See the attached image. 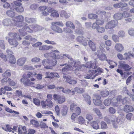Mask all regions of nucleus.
<instances>
[{
	"label": "nucleus",
	"instance_id": "obj_58",
	"mask_svg": "<svg viewBox=\"0 0 134 134\" xmlns=\"http://www.w3.org/2000/svg\"><path fill=\"white\" fill-rule=\"evenodd\" d=\"M77 117L78 116L76 113H73L71 116V119L72 121L75 122V121L76 120Z\"/></svg>",
	"mask_w": 134,
	"mask_h": 134
},
{
	"label": "nucleus",
	"instance_id": "obj_13",
	"mask_svg": "<svg viewBox=\"0 0 134 134\" xmlns=\"http://www.w3.org/2000/svg\"><path fill=\"white\" fill-rule=\"evenodd\" d=\"M14 4L15 5L18 7H15V10L18 12H23L24 9L23 7L21 6V3L17 1L14 2Z\"/></svg>",
	"mask_w": 134,
	"mask_h": 134
},
{
	"label": "nucleus",
	"instance_id": "obj_4",
	"mask_svg": "<svg viewBox=\"0 0 134 134\" xmlns=\"http://www.w3.org/2000/svg\"><path fill=\"white\" fill-rule=\"evenodd\" d=\"M27 24H24V25L23 26V27L22 29L19 30V32L21 35L25 36L26 34L25 31L29 33L32 32V28H31V27L32 26V25H30L29 26H27Z\"/></svg>",
	"mask_w": 134,
	"mask_h": 134
},
{
	"label": "nucleus",
	"instance_id": "obj_53",
	"mask_svg": "<svg viewBox=\"0 0 134 134\" xmlns=\"http://www.w3.org/2000/svg\"><path fill=\"white\" fill-rule=\"evenodd\" d=\"M125 33L122 30L120 31H119L118 33V36L122 38L125 37Z\"/></svg>",
	"mask_w": 134,
	"mask_h": 134
},
{
	"label": "nucleus",
	"instance_id": "obj_42",
	"mask_svg": "<svg viewBox=\"0 0 134 134\" xmlns=\"http://www.w3.org/2000/svg\"><path fill=\"white\" fill-rule=\"evenodd\" d=\"M51 24V26H56V25L61 27H63L64 26L63 23L62 22L59 21L52 22V23Z\"/></svg>",
	"mask_w": 134,
	"mask_h": 134
},
{
	"label": "nucleus",
	"instance_id": "obj_41",
	"mask_svg": "<svg viewBox=\"0 0 134 134\" xmlns=\"http://www.w3.org/2000/svg\"><path fill=\"white\" fill-rule=\"evenodd\" d=\"M2 129L6 131L10 132L12 131V127L9 125H6L5 126L2 127Z\"/></svg>",
	"mask_w": 134,
	"mask_h": 134
},
{
	"label": "nucleus",
	"instance_id": "obj_25",
	"mask_svg": "<svg viewBox=\"0 0 134 134\" xmlns=\"http://www.w3.org/2000/svg\"><path fill=\"white\" fill-rule=\"evenodd\" d=\"M9 38H13V39H15L17 38V39L19 40H21V39L20 37H19V38H17L18 35L16 33L10 32L9 33Z\"/></svg>",
	"mask_w": 134,
	"mask_h": 134
},
{
	"label": "nucleus",
	"instance_id": "obj_7",
	"mask_svg": "<svg viewBox=\"0 0 134 134\" xmlns=\"http://www.w3.org/2000/svg\"><path fill=\"white\" fill-rule=\"evenodd\" d=\"M41 104L43 108H52L54 105L53 103L51 100L48 99H46L45 101H41Z\"/></svg>",
	"mask_w": 134,
	"mask_h": 134
},
{
	"label": "nucleus",
	"instance_id": "obj_24",
	"mask_svg": "<svg viewBox=\"0 0 134 134\" xmlns=\"http://www.w3.org/2000/svg\"><path fill=\"white\" fill-rule=\"evenodd\" d=\"M83 97L84 98L85 100L87 102V103L89 105H90L91 104V97L87 94H84L82 95Z\"/></svg>",
	"mask_w": 134,
	"mask_h": 134
},
{
	"label": "nucleus",
	"instance_id": "obj_6",
	"mask_svg": "<svg viewBox=\"0 0 134 134\" xmlns=\"http://www.w3.org/2000/svg\"><path fill=\"white\" fill-rule=\"evenodd\" d=\"M111 122L113 127L116 129L118 128V125H121L124 123V120L122 118L118 117L116 121L115 120L111 119Z\"/></svg>",
	"mask_w": 134,
	"mask_h": 134
},
{
	"label": "nucleus",
	"instance_id": "obj_34",
	"mask_svg": "<svg viewBox=\"0 0 134 134\" xmlns=\"http://www.w3.org/2000/svg\"><path fill=\"white\" fill-rule=\"evenodd\" d=\"M93 110L96 114L100 119H102L103 116L102 115L99 110L97 108H94Z\"/></svg>",
	"mask_w": 134,
	"mask_h": 134
},
{
	"label": "nucleus",
	"instance_id": "obj_23",
	"mask_svg": "<svg viewBox=\"0 0 134 134\" xmlns=\"http://www.w3.org/2000/svg\"><path fill=\"white\" fill-rule=\"evenodd\" d=\"M53 47L52 46L43 45L39 47V49L40 50H47L53 48Z\"/></svg>",
	"mask_w": 134,
	"mask_h": 134
},
{
	"label": "nucleus",
	"instance_id": "obj_20",
	"mask_svg": "<svg viewBox=\"0 0 134 134\" xmlns=\"http://www.w3.org/2000/svg\"><path fill=\"white\" fill-rule=\"evenodd\" d=\"M8 41L13 47H16L18 44V43L16 40V39L9 38Z\"/></svg>",
	"mask_w": 134,
	"mask_h": 134
},
{
	"label": "nucleus",
	"instance_id": "obj_30",
	"mask_svg": "<svg viewBox=\"0 0 134 134\" xmlns=\"http://www.w3.org/2000/svg\"><path fill=\"white\" fill-rule=\"evenodd\" d=\"M36 73L35 72H28L27 75H23V77L27 79L30 77H33L36 75Z\"/></svg>",
	"mask_w": 134,
	"mask_h": 134
},
{
	"label": "nucleus",
	"instance_id": "obj_27",
	"mask_svg": "<svg viewBox=\"0 0 134 134\" xmlns=\"http://www.w3.org/2000/svg\"><path fill=\"white\" fill-rule=\"evenodd\" d=\"M26 60V58H21L19 59L17 62V64L20 66H22L25 63Z\"/></svg>",
	"mask_w": 134,
	"mask_h": 134
},
{
	"label": "nucleus",
	"instance_id": "obj_12",
	"mask_svg": "<svg viewBox=\"0 0 134 134\" xmlns=\"http://www.w3.org/2000/svg\"><path fill=\"white\" fill-rule=\"evenodd\" d=\"M95 71L93 70H91L89 71L88 74L84 76V78L88 79H93L97 76L96 74Z\"/></svg>",
	"mask_w": 134,
	"mask_h": 134
},
{
	"label": "nucleus",
	"instance_id": "obj_9",
	"mask_svg": "<svg viewBox=\"0 0 134 134\" xmlns=\"http://www.w3.org/2000/svg\"><path fill=\"white\" fill-rule=\"evenodd\" d=\"M118 24L117 20H112L109 21L106 25L105 27L106 29H111L115 27Z\"/></svg>",
	"mask_w": 134,
	"mask_h": 134
},
{
	"label": "nucleus",
	"instance_id": "obj_48",
	"mask_svg": "<svg viewBox=\"0 0 134 134\" xmlns=\"http://www.w3.org/2000/svg\"><path fill=\"white\" fill-rule=\"evenodd\" d=\"M101 127L102 129H106L108 128L107 124L105 122L102 121L101 122Z\"/></svg>",
	"mask_w": 134,
	"mask_h": 134
},
{
	"label": "nucleus",
	"instance_id": "obj_15",
	"mask_svg": "<svg viewBox=\"0 0 134 134\" xmlns=\"http://www.w3.org/2000/svg\"><path fill=\"white\" fill-rule=\"evenodd\" d=\"M102 51H97V55L99 59L101 61H104L106 60L107 57L104 54L102 53Z\"/></svg>",
	"mask_w": 134,
	"mask_h": 134
},
{
	"label": "nucleus",
	"instance_id": "obj_57",
	"mask_svg": "<svg viewBox=\"0 0 134 134\" xmlns=\"http://www.w3.org/2000/svg\"><path fill=\"white\" fill-rule=\"evenodd\" d=\"M85 118L88 121H91L93 119L92 115L89 113H87L86 115Z\"/></svg>",
	"mask_w": 134,
	"mask_h": 134
},
{
	"label": "nucleus",
	"instance_id": "obj_31",
	"mask_svg": "<svg viewBox=\"0 0 134 134\" xmlns=\"http://www.w3.org/2000/svg\"><path fill=\"white\" fill-rule=\"evenodd\" d=\"M72 68L70 67L69 66L67 65L63 68L62 69V72L64 74H65L68 72L69 70H72Z\"/></svg>",
	"mask_w": 134,
	"mask_h": 134
},
{
	"label": "nucleus",
	"instance_id": "obj_50",
	"mask_svg": "<svg viewBox=\"0 0 134 134\" xmlns=\"http://www.w3.org/2000/svg\"><path fill=\"white\" fill-rule=\"evenodd\" d=\"M78 121V122L80 124H83L85 121L84 118L82 116H80L79 117Z\"/></svg>",
	"mask_w": 134,
	"mask_h": 134
},
{
	"label": "nucleus",
	"instance_id": "obj_32",
	"mask_svg": "<svg viewBox=\"0 0 134 134\" xmlns=\"http://www.w3.org/2000/svg\"><path fill=\"white\" fill-rule=\"evenodd\" d=\"M90 124L93 129L96 130L99 129V126L97 122L92 121L90 122Z\"/></svg>",
	"mask_w": 134,
	"mask_h": 134
},
{
	"label": "nucleus",
	"instance_id": "obj_47",
	"mask_svg": "<svg viewBox=\"0 0 134 134\" xmlns=\"http://www.w3.org/2000/svg\"><path fill=\"white\" fill-rule=\"evenodd\" d=\"M11 74L9 70H7L2 75L3 77H8L10 76Z\"/></svg>",
	"mask_w": 134,
	"mask_h": 134
},
{
	"label": "nucleus",
	"instance_id": "obj_64",
	"mask_svg": "<svg viewBox=\"0 0 134 134\" xmlns=\"http://www.w3.org/2000/svg\"><path fill=\"white\" fill-rule=\"evenodd\" d=\"M27 134H35L36 132L35 130L32 129H29L27 131Z\"/></svg>",
	"mask_w": 134,
	"mask_h": 134
},
{
	"label": "nucleus",
	"instance_id": "obj_2",
	"mask_svg": "<svg viewBox=\"0 0 134 134\" xmlns=\"http://www.w3.org/2000/svg\"><path fill=\"white\" fill-rule=\"evenodd\" d=\"M42 63L44 66V68L48 69H51L50 66L54 65L56 64L57 61L55 59L52 57L49 59H47L42 61Z\"/></svg>",
	"mask_w": 134,
	"mask_h": 134
},
{
	"label": "nucleus",
	"instance_id": "obj_49",
	"mask_svg": "<svg viewBox=\"0 0 134 134\" xmlns=\"http://www.w3.org/2000/svg\"><path fill=\"white\" fill-rule=\"evenodd\" d=\"M68 108L66 106L64 107L62 109L61 114L63 116H64L66 115L67 113Z\"/></svg>",
	"mask_w": 134,
	"mask_h": 134
},
{
	"label": "nucleus",
	"instance_id": "obj_28",
	"mask_svg": "<svg viewBox=\"0 0 134 134\" xmlns=\"http://www.w3.org/2000/svg\"><path fill=\"white\" fill-rule=\"evenodd\" d=\"M88 43L89 46L92 50L93 51H95L96 49L95 44L91 40H90Z\"/></svg>",
	"mask_w": 134,
	"mask_h": 134
},
{
	"label": "nucleus",
	"instance_id": "obj_54",
	"mask_svg": "<svg viewBox=\"0 0 134 134\" xmlns=\"http://www.w3.org/2000/svg\"><path fill=\"white\" fill-rule=\"evenodd\" d=\"M96 23H97L98 25H102L103 24L104 21L102 19H98L96 20Z\"/></svg>",
	"mask_w": 134,
	"mask_h": 134
},
{
	"label": "nucleus",
	"instance_id": "obj_5",
	"mask_svg": "<svg viewBox=\"0 0 134 134\" xmlns=\"http://www.w3.org/2000/svg\"><path fill=\"white\" fill-rule=\"evenodd\" d=\"M122 97L120 96H118L116 98L117 102H114L113 103V105L114 106H118V104L120 103V102H122L123 104L127 103H129L130 99L128 97H126L122 100Z\"/></svg>",
	"mask_w": 134,
	"mask_h": 134
},
{
	"label": "nucleus",
	"instance_id": "obj_11",
	"mask_svg": "<svg viewBox=\"0 0 134 134\" xmlns=\"http://www.w3.org/2000/svg\"><path fill=\"white\" fill-rule=\"evenodd\" d=\"M101 97L100 95H94L93 98V102L94 105L96 106L100 105L102 103L100 100Z\"/></svg>",
	"mask_w": 134,
	"mask_h": 134
},
{
	"label": "nucleus",
	"instance_id": "obj_38",
	"mask_svg": "<svg viewBox=\"0 0 134 134\" xmlns=\"http://www.w3.org/2000/svg\"><path fill=\"white\" fill-rule=\"evenodd\" d=\"M8 57L9 58V62L11 64H15L16 63V59L13 55H12L11 56Z\"/></svg>",
	"mask_w": 134,
	"mask_h": 134
},
{
	"label": "nucleus",
	"instance_id": "obj_1",
	"mask_svg": "<svg viewBox=\"0 0 134 134\" xmlns=\"http://www.w3.org/2000/svg\"><path fill=\"white\" fill-rule=\"evenodd\" d=\"M68 61L69 65L71 66V67L73 69V67L76 70H81L85 68L84 65L81 64L80 61L74 60L71 57Z\"/></svg>",
	"mask_w": 134,
	"mask_h": 134
},
{
	"label": "nucleus",
	"instance_id": "obj_26",
	"mask_svg": "<svg viewBox=\"0 0 134 134\" xmlns=\"http://www.w3.org/2000/svg\"><path fill=\"white\" fill-rule=\"evenodd\" d=\"M133 110V108L132 106L129 105H125L124 108V110L126 113L131 112Z\"/></svg>",
	"mask_w": 134,
	"mask_h": 134
},
{
	"label": "nucleus",
	"instance_id": "obj_8",
	"mask_svg": "<svg viewBox=\"0 0 134 134\" xmlns=\"http://www.w3.org/2000/svg\"><path fill=\"white\" fill-rule=\"evenodd\" d=\"M53 98L54 100L55 101H57L60 104H62L65 100V98L64 96H60L57 94H54Z\"/></svg>",
	"mask_w": 134,
	"mask_h": 134
},
{
	"label": "nucleus",
	"instance_id": "obj_44",
	"mask_svg": "<svg viewBox=\"0 0 134 134\" xmlns=\"http://www.w3.org/2000/svg\"><path fill=\"white\" fill-rule=\"evenodd\" d=\"M83 30V28H79V29H76L75 30V32L76 33L79 34L83 35L84 34Z\"/></svg>",
	"mask_w": 134,
	"mask_h": 134
},
{
	"label": "nucleus",
	"instance_id": "obj_52",
	"mask_svg": "<svg viewBox=\"0 0 134 134\" xmlns=\"http://www.w3.org/2000/svg\"><path fill=\"white\" fill-rule=\"evenodd\" d=\"M104 104L106 106L109 105L111 103V100L110 99H107L104 101Z\"/></svg>",
	"mask_w": 134,
	"mask_h": 134
},
{
	"label": "nucleus",
	"instance_id": "obj_43",
	"mask_svg": "<svg viewBox=\"0 0 134 134\" xmlns=\"http://www.w3.org/2000/svg\"><path fill=\"white\" fill-rule=\"evenodd\" d=\"M109 91L107 90H105L102 91L100 93L101 95L103 97L107 96L109 94Z\"/></svg>",
	"mask_w": 134,
	"mask_h": 134
},
{
	"label": "nucleus",
	"instance_id": "obj_59",
	"mask_svg": "<svg viewBox=\"0 0 134 134\" xmlns=\"http://www.w3.org/2000/svg\"><path fill=\"white\" fill-rule=\"evenodd\" d=\"M88 17L91 19H95L97 17V16L96 14H89Z\"/></svg>",
	"mask_w": 134,
	"mask_h": 134
},
{
	"label": "nucleus",
	"instance_id": "obj_17",
	"mask_svg": "<svg viewBox=\"0 0 134 134\" xmlns=\"http://www.w3.org/2000/svg\"><path fill=\"white\" fill-rule=\"evenodd\" d=\"M124 47L122 44L120 43H117L116 44L115 49L118 52H120L124 50Z\"/></svg>",
	"mask_w": 134,
	"mask_h": 134
},
{
	"label": "nucleus",
	"instance_id": "obj_51",
	"mask_svg": "<svg viewBox=\"0 0 134 134\" xmlns=\"http://www.w3.org/2000/svg\"><path fill=\"white\" fill-rule=\"evenodd\" d=\"M50 15L53 17H59V14L58 13L57 11L55 10H54L53 12L50 14Z\"/></svg>",
	"mask_w": 134,
	"mask_h": 134
},
{
	"label": "nucleus",
	"instance_id": "obj_19",
	"mask_svg": "<svg viewBox=\"0 0 134 134\" xmlns=\"http://www.w3.org/2000/svg\"><path fill=\"white\" fill-rule=\"evenodd\" d=\"M64 78L66 79V81L70 84H75L77 83V81L75 80H72L70 76L67 77L66 75L63 76Z\"/></svg>",
	"mask_w": 134,
	"mask_h": 134
},
{
	"label": "nucleus",
	"instance_id": "obj_63",
	"mask_svg": "<svg viewBox=\"0 0 134 134\" xmlns=\"http://www.w3.org/2000/svg\"><path fill=\"white\" fill-rule=\"evenodd\" d=\"M123 17L125 18H127L130 16V14L129 13L124 12L122 14Z\"/></svg>",
	"mask_w": 134,
	"mask_h": 134
},
{
	"label": "nucleus",
	"instance_id": "obj_55",
	"mask_svg": "<svg viewBox=\"0 0 134 134\" xmlns=\"http://www.w3.org/2000/svg\"><path fill=\"white\" fill-rule=\"evenodd\" d=\"M130 55L132 57H134V55L132 54H130L129 53V54L127 53H125L124 54V60H126L129 58V55Z\"/></svg>",
	"mask_w": 134,
	"mask_h": 134
},
{
	"label": "nucleus",
	"instance_id": "obj_60",
	"mask_svg": "<svg viewBox=\"0 0 134 134\" xmlns=\"http://www.w3.org/2000/svg\"><path fill=\"white\" fill-rule=\"evenodd\" d=\"M118 36L116 35H113L112 36V38L113 41L115 42H118L119 38Z\"/></svg>",
	"mask_w": 134,
	"mask_h": 134
},
{
	"label": "nucleus",
	"instance_id": "obj_61",
	"mask_svg": "<svg viewBox=\"0 0 134 134\" xmlns=\"http://www.w3.org/2000/svg\"><path fill=\"white\" fill-rule=\"evenodd\" d=\"M34 87H35V88L37 89H42L44 88V86L43 85L38 84L36 85L35 86H34Z\"/></svg>",
	"mask_w": 134,
	"mask_h": 134
},
{
	"label": "nucleus",
	"instance_id": "obj_3",
	"mask_svg": "<svg viewBox=\"0 0 134 134\" xmlns=\"http://www.w3.org/2000/svg\"><path fill=\"white\" fill-rule=\"evenodd\" d=\"M24 17L21 15H20L13 18V24L18 27H21L24 24L22 22L24 21Z\"/></svg>",
	"mask_w": 134,
	"mask_h": 134
},
{
	"label": "nucleus",
	"instance_id": "obj_36",
	"mask_svg": "<svg viewBox=\"0 0 134 134\" xmlns=\"http://www.w3.org/2000/svg\"><path fill=\"white\" fill-rule=\"evenodd\" d=\"M114 17L116 19L120 20L122 18L123 15L121 13H117L114 15Z\"/></svg>",
	"mask_w": 134,
	"mask_h": 134
},
{
	"label": "nucleus",
	"instance_id": "obj_40",
	"mask_svg": "<svg viewBox=\"0 0 134 134\" xmlns=\"http://www.w3.org/2000/svg\"><path fill=\"white\" fill-rule=\"evenodd\" d=\"M3 23L4 25H8L11 24H12L13 22L12 23L10 19H4L3 20Z\"/></svg>",
	"mask_w": 134,
	"mask_h": 134
},
{
	"label": "nucleus",
	"instance_id": "obj_35",
	"mask_svg": "<svg viewBox=\"0 0 134 134\" xmlns=\"http://www.w3.org/2000/svg\"><path fill=\"white\" fill-rule=\"evenodd\" d=\"M13 10H12L11 9L8 10L6 12L7 14L11 17H14L15 15V14Z\"/></svg>",
	"mask_w": 134,
	"mask_h": 134
},
{
	"label": "nucleus",
	"instance_id": "obj_14",
	"mask_svg": "<svg viewBox=\"0 0 134 134\" xmlns=\"http://www.w3.org/2000/svg\"><path fill=\"white\" fill-rule=\"evenodd\" d=\"M65 57H67L69 60L71 57L70 56L67 54H63V55H57L56 56L55 53L53 54V56L51 57H52L54 59H64L65 58Z\"/></svg>",
	"mask_w": 134,
	"mask_h": 134
},
{
	"label": "nucleus",
	"instance_id": "obj_21",
	"mask_svg": "<svg viewBox=\"0 0 134 134\" xmlns=\"http://www.w3.org/2000/svg\"><path fill=\"white\" fill-rule=\"evenodd\" d=\"M85 68L86 67L87 68H90L93 69H95L96 68V63L95 62H93L92 63V62H87L84 66Z\"/></svg>",
	"mask_w": 134,
	"mask_h": 134
},
{
	"label": "nucleus",
	"instance_id": "obj_33",
	"mask_svg": "<svg viewBox=\"0 0 134 134\" xmlns=\"http://www.w3.org/2000/svg\"><path fill=\"white\" fill-rule=\"evenodd\" d=\"M31 28H32V32L34 31L36 32V31L39 30L41 29V27L38 25H32Z\"/></svg>",
	"mask_w": 134,
	"mask_h": 134
},
{
	"label": "nucleus",
	"instance_id": "obj_29",
	"mask_svg": "<svg viewBox=\"0 0 134 134\" xmlns=\"http://www.w3.org/2000/svg\"><path fill=\"white\" fill-rule=\"evenodd\" d=\"M84 37L83 36H79L77 38V41L81 43L84 46L87 45L86 41L85 42H82V41L84 39Z\"/></svg>",
	"mask_w": 134,
	"mask_h": 134
},
{
	"label": "nucleus",
	"instance_id": "obj_16",
	"mask_svg": "<svg viewBox=\"0 0 134 134\" xmlns=\"http://www.w3.org/2000/svg\"><path fill=\"white\" fill-rule=\"evenodd\" d=\"M25 78L23 77L21 79L20 81L25 86H30L34 83L33 82L31 81L29 79H27L25 81Z\"/></svg>",
	"mask_w": 134,
	"mask_h": 134
},
{
	"label": "nucleus",
	"instance_id": "obj_37",
	"mask_svg": "<svg viewBox=\"0 0 134 134\" xmlns=\"http://www.w3.org/2000/svg\"><path fill=\"white\" fill-rule=\"evenodd\" d=\"M25 21L26 22L29 23H34L36 21V20L34 18L27 17L25 18Z\"/></svg>",
	"mask_w": 134,
	"mask_h": 134
},
{
	"label": "nucleus",
	"instance_id": "obj_39",
	"mask_svg": "<svg viewBox=\"0 0 134 134\" xmlns=\"http://www.w3.org/2000/svg\"><path fill=\"white\" fill-rule=\"evenodd\" d=\"M66 26L73 29H75V26L73 23L70 21H68L66 23Z\"/></svg>",
	"mask_w": 134,
	"mask_h": 134
},
{
	"label": "nucleus",
	"instance_id": "obj_46",
	"mask_svg": "<svg viewBox=\"0 0 134 134\" xmlns=\"http://www.w3.org/2000/svg\"><path fill=\"white\" fill-rule=\"evenodd\" d=\"M105 31L104 27H103L98 26L97 29V31L98 33H103Z\"/></svg>",
	"mask_w": 134,
	"mask_h": 134
},
{
	"label": "nucleus",
	"instance_id": "obj_18",
	"mask_svg": "<svg viewBox=\"0 0 134 134\" xmlns=\"http://www.w3.org/2000/svg\"><path fill=\"white\" fill-rule=\"evenodd\" d=\"M18 134H22L23 133L26 134L27 131L26 127L24 126L20 125L18 128Z\"/></svg>",
	"mask_w": 134,
	"mask_h": 134
},
{
	"label": "nucleus",
	"instance_id": "obj_22",
	"mask_svg": "<svg viewBox=\"0 0 134 134\" xmlns=\"http://www.w3.org/2000/svg\"><path fill=\"white\" fill-rule=\"evenodd\" d=\"M51 29L54 32L59 33H62L63 32L62 29L57 26H51Z\"/></svg>",
	"mask_w": 134,
	"mask_h": 134
},
{
	"label": "nucleus",
	"instance_id": "obj_62",
	"mask_svg": "<svg viewBox=\"0 0 134 134\" xmlns=\"http://www.w3.org/2000/svg\"><path fill=\"white\" fill-rule=\"evenodd\" d=\"M128 32L130 36H134V29L131 28L129 30Z\"/></svg>",
	"mask_w": 134,
	"mask_h": 134
},
{
	"label": "nucleus",
	"instance_id": "obj_45",
	"mask_svg": "<svg viewBox=\"0 0 134 134\" xmlns=\"http://www.w3.org/2000/svg\"><path fill=\"white\" fill-rule=\"evenodd\" d=\"M31 124L34 125L35 127H37L39 126V124L38 122L35 120L32 119L30 121Z\"/></svg>",
	"mask_w": 134,
	"mask_h": 134
},
{
	"label": "nucleus",
	"instance_id": "obj_56",
	"mask_svg": "<svg viewBox=\"0 0 134 134\" xmlns=\"http://www.w3.org/2000/svg\"><path fill=\"white\" fill-rule=\"evenodd\" d=\"M75 91L79 93H81L84 92V90L82 88H76L74 89Z\"/></svg>",
	"mask_w": 134,
	"mask_h": 134
},
{
	"label": "nucleus",
	"instance_id": "obj_10",
	"mask_svg": "<svg viewBox=\"0 0 134 134\" xmlns=\"http://www.w3.org/2000/svg\"><path fill=\"white\" fill-rule=\"evenodd\" d=\"M119 65L118 67L119 68H121L126 71H129L132 68L130 67V66L123 61H120L119 62Z\"/></svg>",
	"mask_w": 134,
	"mask_h": 134
}]
</instances>
